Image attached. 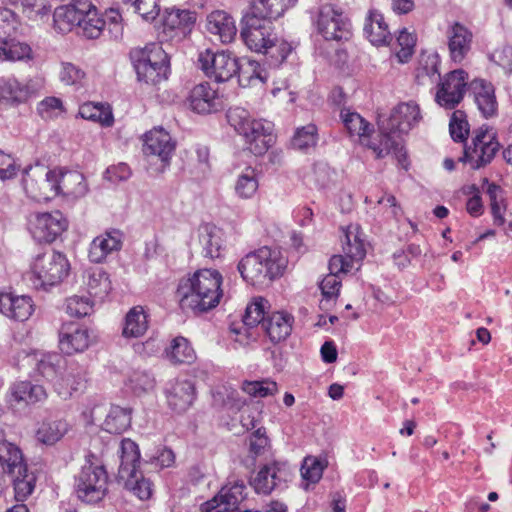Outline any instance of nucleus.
<instances>
[{
    "instance_id": "51",
    "label": "nucleus",
    "mask_w": 512,
    "mask_h": 512,
    "mask_svg": "<svg viewBox=\"0 0 512 512\" xmlns=\"http://www.w3.org/2000/svg\"><path fill=\"white\" fill-rule=\"evenodd\" d=\"M105 25V20L98 16L95 7L92 5L90 9H85L78 28L82 30V34L85 37L89 39H97L102 34Z\"/></svg>"
},
{
    "instance_id": "24",
    "label": "nucleus",
    "mask_w": 512,
    "mask_h": 512,
    "mask_svg": "<svg viewBox=\"0 0 512 512\" xmlns=\"http://www.w3.org/2000/svg\"><path fill=\"white\" fill-rule=\"evenodd\" d=\"M343 255H338L343 261L349 264L348 271L355 268L366 255V249L363 239L360 237L358 226L350 225L344 234L342 240Z\"/></svg>"
},
{
    "instance_id": "48",
    "label": "nucleus",
    "mask_w": 512,
    "mask_h": 512,
    "mask_svg": "<svg viewBox=\"0 0 512 512\" xmlns=\"http://www.w3.org/2000/svg\"><path fill=\"white\" fill-rule=\"evenodd\" d=\"M169 360L175 364H191L196 359V354L189 341L178 336L172 340L170 349L167 351Z\"/></svg>"
},
{
    "instance_id": "21",
    "label": "nucleus",
    "mask_w": 512,
    "mask_h": 512,
    "mask_svg": "<svg viewBox=\"0 0 512 512\" xmlns=\"http://www.w3.org/2000/svg\"><path fill=\"white\" fill-rule=\"evenodd\" d=\"M348 267L349 264L345 263L339 256L331 257L329 261L330 273L327 274L319 284L323 296L321 306L337 299L342 286L340 276L350 272L348 271Z\"/></svg>"
},
{
    "instance_id": "53",
    "label": "nucleus",
    "mask_w": 512,
    "mask_h": 512,
    "mask_svg": "<svg viewBox=\"0 0 512 512\" xmlns=\"http://www.w3.org/2000/svg\"><path fill=\"white\" fill-rule=\"evenodd\" d=\"M267 308L268 301L265 298L255 297L246 307L243 316L244 324L248 327H254L259 324L262 325V322L266 320L264 315Z\"/></svg>"
},
{
    "instance_id": "50",
    "label": "nucleus",
    "mask_w": 512,
    "mask_h": 512,
    "mask_svg": "<svg viewBox=\"0 0 512 512\" xmlns=\"http://www.w3.org/2000/svg\"><path fill=\"white\" fill-rule=\"evenodd\" d=\"M68 431V424L64 420H50L41 424L37 430V439L47 445L59 441Z\"/></svg>"
},
{
    "instance_id": "5",
    "label": "nucleus",
    "mask_w": 512,
    "mask_h": 512,
    "mask_svg": "<svg viewBox=\"0 0 512 512\" xmlns=\"http://www.w3.org/2000/svg\"><path fill=\"white\" fill-rule=\"evenodd\" d=\"M229 123L244 137L247 148L256 156L263 155L272 146L274 136L269 122L252 119L242 108L229 110Z\"/></svg>"
},
{
    "instance_id": "40",
    "label": "nucleus",
    "mask_w": 512,
    "mask_h": 512,
    "mask_svg": "<svg viewBox=\"0 0 512 512\" xmlns=\"http://www.w3.org/2000/svg\"><path fill=\"white\" fill-rule=\"evenodd\" d=\"M0 464L3 470L9 474L22 473L26 466L20 449L5 440H0Z\"/></svg>"
},
{
    "instance_id": "43",
    "label": "nucleus",
    "mask_w": 512,
    "mask_h": 512,
    "mask_svg": "<svg viewBox=\"0 0 512 512\" xmlns=\"http://www.w3.org/2000/svg\"><path fill=\"white\" fill-rule=\"evenodd\" d=\"M259 187V179L256 170L246 167L236 178L234 184L235 194L244 200L251 199Z\"/></svg>"
},
{
    "instance_id": "7",
    "label": "nucleus",
    "mask_w": 512,
    "mask_h": 512,
    "mask_svg": "<svg viewBox=\"0 0 512 512\" xmlns=\"http://www.w3.org/2000/svg\"><path fill=\"white\" fill-rule=\"evenodd\" d=\"M135 69L139 81L155 85L167 78V54L159 44L147 45L138 52Z\"/></svg>"
},
{
    "instance_id": "34",
    "label": "nucleus",
    "mask_w": 512,
    "mask_h": 512,
    "mask_svg": "<svg viewBox=\"0 0 512 512\" xmlns=\"http://www.w3.org/2000/svg\"><path fill=\"white\" fill-rule=\"evenodd\" d=\"M364 34L375 46L389 44L392 39L383 15L376 10H371L369 12L364 25Z\"/></svg>"
},
{
    "instance_id": "17",
    "label": "nucleus",
    "mask_w": 512,
    "mask_h": 512,
    "mask_svg": "<svg viewBox=\"0 0 512 512\" xmlns=\"http://www.w3.org/2000/svg\"><path fill=\"white\" fill-rule=\"evenodd\" d=\"M59 348L67 355L85 351L92 338L87 327L76 322H65L59 329Z\"/></svg>"
},
{
    "instance_id": "25",
    "label": "nucleus",
    "mask_w": 512,
    "mask_h": 512,
    "mask_svg": "<svg viewBox=\"0 0 512 512\" xmlns=\"http://www.w3.org/2000/svg\"><path fill=\"white\" fill-rule=\"evenodd\" d=\"M91 7L92 4L87 1L57 7L53 14L55 29L61 33H66L71 31L73 27H78L85 9Z\"/></svg>"
},
{
    "instance_id": "37",
    "label": "nucleus",
    "mask_w": 512,
    "mask_h": 512,
    "mask_svg": "<svg viewBox=\"0 0 512 512\" xmlns=\"http://www.w3.org/2000/svg\"><path fill=\"white\" fill-rule=\"evenodd\" d=\"M47 392L45 388L29 381L15 383L11 387V401L20 404L32 405L45 401Z\"/></svg>"
},
{
    "instance_id": "38",
    "label": "nucleus",
    "mask_w": 512,
    "mask_h": 512,
    "mask_svg": "<svg viewBox=\"0 0 512 512\" xmlns=\"http://www.w3.org/2000/svg\"><path fill=\"white\" fill-rule=\"evenodd\" d=\"M296 2L297 0H253L249 13L273 22Z\"/></svg>"
},
{
    "instance_id": "64",
    "label": "nucleus",
    "mask_w": 512,
    "mask_h": 512,
    "mask_svg": "<svg viewBox=\"0 0 512 512\" xmlns=\"http://www.w3.org/2000/svg\"><path fill=\"white\" fill-rule=\"evenodd\" d=\"M132 6L146 21L154 20L159 15L160 9L156 0H137Z\"/></svg>"
},
{
    "instance_id": "6",
    "label": "nucleus",
    "mask_w": 512,
    "mask_h": 512,
    "mask_svg": "<svg viewBox=\"0 0 512 512\" xmlns=\"http://www.w3.org/2000/svg\"><path fill=\"white\" fill-rule=\"evenodd\" d=\"M70 272L65 254L57 251L37 255L31 265L30 281L34 288L46 290L64 281Z\"/></svg>"
},
{
    "instance_id": "45",
    "label": "nucleus",
    "mask_w": 512,
    "mask_h": 512,
    "mask_svg": "<svg viewBox=\"0 0 512 512\" xmlns=\"http://www.w3.org/2000/svg\"><path fill=\"white\" fill-rule=\"evenodd\" d=\"M79 115L83 119L100 123L102 126L110 127L113 125L114 117L109 105L101 103H85L79 108Z\"/></svg>"
},
{
    "instance_id": "27",
    "label": "nucleus",
    "mask_w": 512,
    "mask_h": 512,
    "mask_svg": "<svg viewBox=\"0 0 512 512\" xmlns=\"http://www.w3.org/2000/svg\"><path fill=\"white\" fill-rule=\"evenodd\" d=\"M195 22L196 14L194 12L177 8H167L162 19L164 31L173 32L175 36L179 37L189 34Z\"/></svg>"
},
{
    "instance_id": "1",
    "label": "nucleus",
    "mask_w": 512,
    "mask_h": 512,
    "mask_svg": "<svg viewBox=\"0 0 512 512\" xmlns=\"http://www.w3.org/2000/svg\"><path fill=\"white\" fill-rule=\"evenodd\" d=\"M223 277L214 269H199L179 280L176 297L184 312L200 314L215 308L223 295Z\"/></svg>"
},
{
    "instance_id": "20",
    "label": "nucleus",
    "mask_w": 512,
    "mask_h": 512,
    "mask_svg": "<svg viewBox=\"0 0 512 512\" xmlns=\"http://www.w3.org/2000/svg\"><path fill=\"white\" fill-rule=\"evenodd\" d=\"M175 150V142L170 134L162 128H154L145 134L143 153L158 157L164 166L169 164Z\"/></svg>"
},
{
    "instance_id": "46",
    "label": "nucleus",
    "mask_w": 512,
    "mask_h": 512,
    "mask_svg": "<svg viewBox=\"0 0 512 512\" xmlns=\"http://www.w3.org/2000/svg\"><path fill=\"white\" fill-rule=\"evenodd\" d=\"M130 424V410L120 406H112L103 423V428L111 434H120L126 431Z\"/></svg>"
},
{
    "instance_id": "33",
    "label": "nucleus",
    "mask_w": 512,
    "mask_h": 512,
    "mask_svg": "<svg viewBox=\"0 0 512 512\" xmlns=\"http://www.w3.org/2000/svg\"><path fill=\"white\" fill-rule=\"evenodd\" d=\"M57 196L82 197L87 192V185L82 173L78 171L56 170Z\"/></svg>"
},
{
    "instance_id": "36",
    "label": "nucleus",
    "mask_w": 512,
    "mask_h": 512,
    "mask_svg": "<svg viewBox=\"0 0 512 512\" xmlns=\"http://www.w3.org/2000/svg\"><path fill=\"white\" fill-rule=\"evenodd\" d=\"M117 452L120 460L118 477H127L134 473L140 463V450L136 442L129 438L122 439Z\"/></svg>"
},
{
    "instance_id": "61",
    "label": "nucleus",
    "mask_w": 512,
    "mask_h": 512,
    "mask_svg": "<svg viewBox=\"0 0 512 512\" xmlns=\"http://www.w3.org/2000/svg\"><path fill=\"white\" fill-rule=\"evenodd\" d=\"M415 42L414 36L406 29L399 32L397 43L400 49L397 51L396 55L401 63H405L410 59L414 51Z\"/></svg>"
},
{
    "instance_id": "60",
    "label": "nucleus",
    "mask_w": 512,
    "mask_h": 512,
    "mask_svg": "<svg viewBox=\"0 0 512 512\" xmlns=\"http://www.w3.org/2000/svg\"><path fill=\"white\" fill-rule=\"evenodd\" d=\"M449 131L454 141L463 142L467 139L469 124L463 111L456 110L452 113L449 122Z\"/></svg>"
},
{
    "instance_id": "47",
    "label": "nucleus",
    "mask_w": 512,
    "mask_h": 512,
    "mask_svg": "<svg viewBox=\"0 0 512 512\" xmlns=\"http://www.w3.org/2000/svg\"><path fill=\"white\" fill-rule=\"evenodd\" d=\"M238 81L243 87L263 84L266 81V72L257 61L247 60L239 64Z\"/></svg>"
},
{
    "instance_id": "11",
    "label": "nucleus",
    "mask_w": 512,
    "mask_h": 512,
    "mask_svg": "<svg viewBox=\"0 0 512 512\" xmlns=\"http://www.w3.org/2000/svg\"><path fill=\"white\" fill-rule=\"evenodd\" d=\"M422 120L419 105L414 101L401 102L395 106L389 117L379 120V130L407 134Z\"/></svg>"
},
{
    "instance_id": "3",
    "label": "nucleus",
    "mask_w": 512,
    "mask_h": 512,
    "mask_svg": "<svg viewBox=\"0 0 512 512\" xmlns=\"http://www.w3.org/2000/svg\"><path fill=\"white\" fill-rule=\"evenodd\" d=\"M286 266L287 260L279 251L262 247L243 257L237 268L247 283L262 285L280 277Z\"/></svg>"
},
{
    "instance_id": "19",
    "label": "nucleus",
    "mask_w": 512,
    "mask_h": 512,
    "mask_svg": "<svg viewBox=\"0 0 512 512\" xmlns=\"http://www.w3.org/2000/svg\"><path fill=\"white\" fill-rule=\"evenodd\" d=\"M446 38L451 60L455 63L463 62L472 49V31L467 26L454 22L447 28Z\"/></svg>"
},
{
    "instance_id": "55",
    "label": "nucleus",
    "mask_w": 512,
    "mask_h": 512,
    "mask_svg": "<svg viewBox=\"0 0 512 512\" xmlns=\"http://www.w3.org/2000/svg\"><path fill=\"white\" fill-rule=\"evenodd\" d=\"M270 448V441L266 435L265 428H258L250 435L249 456L253 460L266 456L270 452Z\"/></svg>"
},
{
    "instance_id": "54",
    "label": "nucleus",
    "mask_w": 512,
    "mask_h": 512,
    "mask_svg": "<svg viewBox=\"0 0 512 512\" xmlns=\"http://www.w3.org/2000/svg\"><path fill=\"white\" fill-rule=\"evenodd\" d=\"M323 462L314 456H307L304 458L301 465V476L306 481L305 489H308L309 484H316L320 481L324 471Z\"/></svg>"
},
{
    "instance_id": "57",
    "label": "nucleus",
    "mask_w": 512,
    "mask_h": 512,
    "mask_svg": "<svg viewBox=\"0 0 512 512\" xmlns=\"http://www.w3.org/2000/svg\"><path fill=\"white\" fill-rule=\"evenodd\" d=\"M317 141V127L314 124H308L296 130L292 138V145L299 150H305L314 147Z\"/></svg>"
},
{
    "instance_id": "56",
    "label": "nucleus",
    "mask_w": 512,
    "mask_h": 512,
    "mask_svg": "<svg viewBox=\"0 0 512 512\" xmlns=\"http://www.w3.org/2000/svg\"><path fill=\"white\" fill-rule=\"evenodd\" d=\"M32 50L30 46L22 42H9L0 47V58L8 61H20L30 59Z\"/></svg>"
},
{
    "instance_id": "30",
    "label": "nucleus",
    "mask_w": 512,
    "mask_h": 512,
    "mask_svg": "<svg viewBox=\"0 0 512 512\" xmlns=\"http://www.w3.org/2000/svg\"><path fill=\"white\" fill-rule=\"evenodd\" d=\"M65 359L58 353L41 354L36 358V369L44 378L53 382L55 387L62 385V382H68L69 377H63Z\"/></svg>"
},
{
    "instance_id": "31",
    "label": "nucleus",
    "mask_w": 512,
    "mask_h": 512,
    "mask_svg": "<svg viewBox=\"0 0 512 512\" xmlns=\"http://www.w3.org/2000/svg\"><path fill=\"white\" fill-rule=\"evenodd\" d=\"M206 28L209 33L219 37L222 43H230L236 36L234 19L225 11H213L207 16Z\"/></svg>"
},
{
    "instance_id": "18",
    "label": "nucleus",
    "mask_w": 512,
    "mask_h": 512,
    "mask_svg": "<svg viewBox=\"0 0 512 512\" xmlns=\"http://www.w3.org/2000/svg\"><path fill=\"white\" fill-rule=\"evenodd\" d=\"M38 91L37 84L32 79L19 81L15 77L0 78V102L18 105L27 102Z\"/></svg>"
},
{
    "instance_id": "59",
    "label": "nucleus",
    "mask_w": 512,
    "mask_h": 512,
    "mask_svg": "<svg viewBox=\"0 0 512 512\" xmlns=\"http://www.w3.org/2000/svg\"><path fill=\"white\" fill-rule=\"evenodd\" d=\"M66 313L71 317H85L93 311V303L85 296H71L66 300Z\"/></svg>"
},
{
    "instance_id": "9",
    "label": "nucleus",
    "mask_w": 512,
    "mask_h": 512,
    "mask_svg": "<svg viewBox=\"0 0 512 512\" xmlns=\"http://www.w3.org/2000/svg\"><path fill=\"white\" fill-rule=\"evenodd\" d=\"M23 186L27 195L36 201H48L57 196L56 170L37 165L26 171Z\"/></svg>"
},
{
    "instance_id": "13",
    "label": "nucleus",
    "mask_w": 512,
    "mask_h": 512,
    "mask_svg": "<svg viewBox=\"0 0 512 512\" xmlns=\"http://www.w3.org/2000/svg\"><path fill=\"white\" fill-rule=\"evenodd\" d=\"M198 63L205 74L217 82L231 79L239 69V63L230 53L224 51L213 53L205 50L199 53Z\"/></svg>"
},
{
    "instance_id": "41",
    "label": "nucleus",
    "mask_w": 512,
    "mask_h": 512,
    "mask_svg": "<svg viewBox=\"0 0 512 512\" xmlns=\"http://www.w3.org/2000/svg\"><path fill=\"white\" fill-rule=\"evenodd\" d=\"M340 117L349 135L359 137L361 144L364 145L372 131L370 123L360 114L346 108L341 110Z\"/></svg>"
},
{
    "instance_id": "35",
    "label": "nucleus",
    "mask_w": 512,
    "mask_h": 512,
    "mask_svg": "<svg viewBox=\"0 0 512 512\" xmlns=\"http://www.w3.org/2000/svg\"><path fill=\"white\" fill-rule=\"evenodd\" d=\"M293 317L285 312H274L262 322L269 339L273 343L285 340L292 331Z\"/></svg>"
},
{
    "instance_id": "14",
    "label": "nucleus",
    "mask_w": 512,
    "mask_h": 512,
    "mask_svg": "<svg viewBox=\"0 0 512 512\" xmlns=\"http://www.w3.org/2000/svg\"><path fill=\"white\" fill-rule=\"evenodd\" d=\"M468 86V74L463 69L445 75L438 85L435 101L446 109H454L464 98Z\"/></svg>"
},
{
    "instance_id": "28",
    "label": "nucleus",
    "mask_w": 512,
    "mask_h": 512,
    "mask_svg": "<svg viewBox=\"0 0 512 512\" xmlns=\"http://www.w3.org/2000/svg\"><path fill=\"white\" fill-rule=\"evenodd\" d=\"M122 235L118 230L105 232L93 239L89 247V259L94 263H101L107 256L120 250Z\"/></svg>"
},
{
    "instance_id": "62",
    "label": "nucleus",
    "mask_w": 512,
    "mask_h": 512,
    "mask_svg": "<svg viewBox=\"0 0 512 512\" xmlns=\"http://www.w3.org/2000/svg\"><path fill=\"white\" fill-rule=\"evenodd\" d=\"M147 462L155 468H169L175 463V454L170 448H157L155 453L148 457Z\"/></svg>"
},
{
    "instance_id": "42",
    "label": "nucleus",
    "mask_w": 512,
    "mask_h": 512,
    "mask_svg": "<svg viewBox=\"0 0 512 512\" xmlns=\"http://www.w3.org/2000/svg\"><path fill=\"white\" fill-rule=\"evenodd\" d=\"M86 285L91 296L103 300L111 291V281L102 268H91L86 271Z\"/></svg>"
},
{
    "instance_id": "4",
    "label": "nucleus",
    "mask_w": 512,
    "mask_h": 512,
    "mask_svg": "<svg viewBox=\"0 0 512 512\" xmlns=\"http://www.w3.org/2000/svg\"><path fill=\"white\" fill-rule=\"evenodd\" d=\"M109 447L101 452V456L89 452L80 472L75 476V491L80 500L86 503L101 501L108 491V474L105 469V453Z\"/></svg>"
},
{
    "instance_id": "16",
    "label": "nucleus",
    "mask_w": 512,
    "mask_h": 512,
    "mask_svg": "<svg viewBox=\"0 0 512 512\" xmlns=\"http://www.w3.org/2000/svg\"><path fill=\"white\" fill-rule=\"evenodd\" d=\"M291 476L290 467L284 461H272L263 465L253 478L251 485L259 494H270Z\"/></svg>"
},
{
    "instance_id": "49",
    "label": "nucleus",
    "mask_w": 512,
    "mask_h": 512,
    "mask_svg": "<svg viewBox=\"0 0 512 512\" xmlns=\"http://www.w3.org/2000/svg\"><path fill=\"white\" fill-rule=\"evenodd\" d=\"M120 481L124 482L127 490L132 492L140 500H147L151 497L153 492V485L151 481L145 478L142 473L137 469L127 477H118Z\"/></svg>"
},
{
    "instance_id": "29",
    "label": "nucleus",
    "mask_w": 512,
    "mask_h": 512,
    "mask_svg": "<svg viewBox=\"0 0 512 512\" xmlns=\"http://www.w3.org/2000/svg\"><path fill=\"white\" fill-rule=\"evenodd\" d=\"M168 405L176 412H185L195 399V387L189 380H176L167 389Z\"/></svg>"
},
{
    "instance_id": "63",
    "label": "nucleus",
    "mask_w": 512,
    "mask_h": 512,
    "mask_svg": "<svg viewBox=\"0 0 512 512\" xmlns=\"http://www.w3.org/2000/svg\"><path fill=\"white\" fill-rule=\"evenodd\" d=\"M490 58L495 64L502 67L506 73H512V46L505 45L496 49Z\"/></svg>"
},
{
    "instance_id": "32",
    "label": "nucleus",
    "mask_w": 512,
    "mask_h": 512,
    "mask_svg": "<svg viewBox=\"0 0 512 512\" xmlns=\"http://www.w3.org/2000/svg\"><path fill=\"white\" fill-rule=\"evenodd\" d=\"M479 111L486 118L495 115L497 111V101L494 87L490 82L483 79H475L469 85Z\"/></svg>"
},
{
    "instance_id": "22",
    "label": "nucleus",
    "mask_w": 512,
    "mask_h": 512,
    "mask_svg": "<svg viewBox=\"0 0 512 512\" xmlns=\"http://www.w3.org/2000/svg\"><path fill=\"white\" fill-rule=\"evenodd\" d=\"M186 102L192 111L199 114L215 112L220 106L217 91L207 82L195 85L190 90Z\"/></svg>"
},
{
    "instance_id": "26",
    "label": "nucleus",
    "mask_w": 512,
    "mask_h": 512,
    "mask_svg": "<svg viewBox=\"0 0 512 512\" xmlns=\"http://www.w3.org/2000/svg\"><path fill=\"white\" fill-rule=\"evenodd\" d=\"M394 134H396V132L380 130L379 139L377 141H372L368 138L364 145L371 149L377 158H383L393 153L400 164L406 168V153L403 151L399 136L395 137Z\"/></svg>"
},
{
    "instance_id": "39",
    "label": "nucleus",
    "mask_w": 512,
    "mask_h": 512,
    "mask_svg": "<svg viewBox=\"0 0 512 512\" xmlns=\"http://www.w3.org/2000/svg\"><path fill=\"white\" fill-rule=\"evenodd\" d=\"M148 329L147 314L142 306L131 308L126 314L122 335L125 338H138Z\"/></svg>"
},
{
    "instance_id": "8",
    "label": "nucleus",
    "mask_w": 512,
    "mask_h": 512,
    "mask_svg": "<svg viewBox=\"0 0 512 512\" xmlns=\"http://www.w3.org/2000/svg\"><path fill=\"white\" fill-rule=\"evenodd\" d=\"M500 149L495 133L484 127L473 132L471 144L465 145L461 161L468 163L472 169H480L488 165Z\"/></svg>"
},
{
    "instance_id": "15",
    "label": "nucleus",
    "mask_w": 512,
    "mask_h": 512,
    "mask_svg": "<svg viewBox=\"0 0 512 512\" xmlns=\"http://www.w3.org/2000/svg\"><path fill=\"white\" fill-rule=\"evenodd\" d=\"M246 497V486L242 481L229 483L217 495L201 505V512H232L238 509Z\"/></svg>"
},
{
    "instance_id": "10",
    "label": "nucleus",
    "mask_w": 512,
    "mask_h": 512,
    "mask_svg": "<svg viewBox=\"0 0 512 512\" xmlns=\"http://www.w3.org/2000/svg\"><path fill=\"white\" fill-rule=\"evenodd\" d=\"M68 227V221L60 211L31 214L28 229L38 242H53Z\"/></svg>"
},
{
    "instance_id": "2",
    "label": "nucleus",
    "mask_w": 512,
    "mask_h": 512,
    "mask_svg": "<svg viewBox=\"0 0 512 512\" xmlns=\"http://www.w3.org/2000/svg\"><path fill=\"white\" fill-rule=\"evenodd\" d=\"M240 37L248 49L268 55L271 63L281 64L291 53V45L275 32L274 23L247 13L241 20Z\"/></svg>"
},
{
    "instance_id": "44",
    "label": "nucleus",
    "mask_w": 512,
    "mask_h": 512,
    "mask_svg": "<svg viewBox=\"0 0 512 512\" xmlns=\"http://www.w3.org/2000/svg\"><path fill=\"white\" fill-rule=\"evenodd\" d=\"M199 241L202 246V254L206 258L214 259L220 256L222 248L221 231L212 226L203 227Z\"/></svg>"
},
{
    "instance_id": "58",
    "label": "nucleus",
    "mask_w": 512,
    "mask_h": 512,
    "mask_svg": "<svg viewBox=\"0 0 512 512\" xmlns=\"http://www.w3.org/2000/svg\"><path fill=\"white\" fill-rule=\"evenodd\" d=\"M242 390L253 397L263 398L277 393L278 386L276 382L270 379L261 381H244L242 384Z\"/></svg>"
},
{
    "instance_id": "52",
    "label": "nucleus",
    "mask_w": 512,
    "mask_h": 512,
    "mask_svg": "<svg viewBox=\"0 0 512 512\" xmlns=\"http://www.w3.org/2000/svg\"><path fill=\"white\" fill-rule=\"evenodd\" d=\"M14 477V492L15 499L17 501H25L34 491L36 477L33 473H29L27 466H25V471L22 473H11Z\"/></svg>"
},
{
    "instance_id": "23",
    "label": "nucleus",
    "mask_w": 512,
    "mask_h": 512,
    "mask_svg": "<svg viewBox=\"0 0 512 512\" xmlns=\"http://www.w3.org/2000/svg\"><path fill=\"white\" fill-rule=\"evenodd\" d=\"M33 311V301L29 296L0 292V312L6 317L16 321H25L29 319Z\"/></svg>"
},
{
    "instance_id": "12",
    "label": "nucleus",
    "mask_w": 512,
    "mask_h": 512,
    "mask_svg": "<svg viewBox=\"0 0 512 512\" xmlns=\"http://www.w3.org/2000/svg\"><path fill=\"white\" fill-rule=\"evenodd\" d=\"M318 32L326 40H347L351 36L350 23L343 12L331 4L320 7L317 17Z\"/></svg>"
}]
</instances>
